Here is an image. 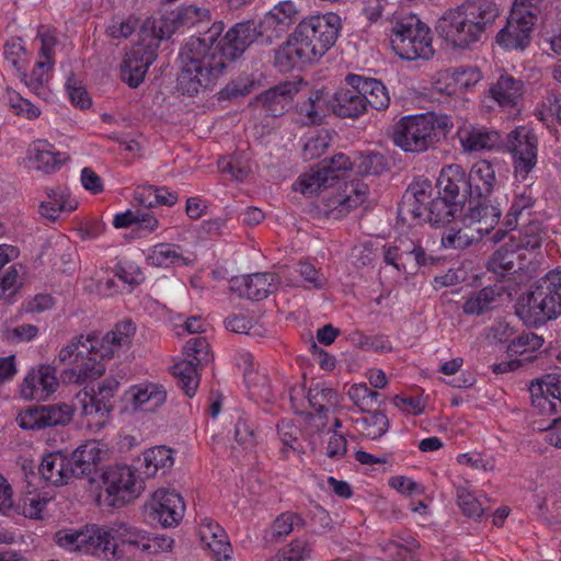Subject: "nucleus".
Here are the masks:
<instances>
[{
  "mask_svg": "<svg viewBox=\"0 0 561 561\" xmlns=\"http://www.w3.org/2000/svg\"><path fill=\"white\" fill-rule=\"evenodd\" d=\"M222 31L224 24L216 22L199 36H191L183 46L180 53L183 68L178 78L182 93L192 96L211 89L229 61L241 56L259 37L264 39L260 23L253 21L236 24L221 38Z\"/></svg>",
  "mask_w": 561,
  "mask_h": 561,
  "instance_id": "nucleus-1",
  "label": "nucleus"
},
{
  "mask_svg": "<svg viewBox=\"0 0 561 561\" xmlns=\"http://www.w3.org/2000/svg\"><path fill=\"white\" fill-rule=\"evenodd\" d=\"M136 334V325L123 320L103 336L95 334L78 335L64 345L57 362L66 366L61 377L68 383H83L96 379L105 371V360L127 352Z\"/></svg>",
  "mask_w": 561,
  "mask_h": 561,
  "instance_id": "nucleus-2",
  "label": "nucleus"
},
{
  "mask_svg": "<svg viewBox=\"0 0 561 561\" xmlns=\"http://www.w3.org/2000/svg\"><path fill=\"white\" fill-rule=\"evenodd\" d=\"M341 28V18L334 12L304 18L277 49L276 66L288 71L320 60L335 44Z\"/></svg>",
  "mask_w": 561,
  "mask_h": 561,
  "instance_id": "nucleus-3",
  "label": "nucleus"
},
{
  "mask_svg": "<svg viewBox=\"0 0 561 561\" xmlns=\"http://www.w3.org/2000/svg\"><path fill=\"white\" fill-rule=\"evenodd\" d=\"M497 167L496 161L481 159L472 164L467 175L469 198L463 203V222L467 226L479 224V232L491 231L501 217V209L490 204L491 195L501 185Z\"/></svg>",
  "mask_w": 561,
  "mask_h": 561,
  "instance_id": "nucleus-4",
  "label": "nucleus"
},
{
  "mask_svg": "<svg viewBox=\"0 0 561 561\" xmlns=\"http://www.w3.org/2000/svg\"><path fill=\"white\" fill-rule=\"evenodd\" d=\"M295 192L304 196L311 197L316 194H323L321 198V210L327 216L340 218L348 214L352 209L362 205L367 196V185L359 181L345 183L343 192L336 190L331 183L330 178L319 167L311 169L298 176L293 185Z\"/></svg>",
  "mask_w": 561,
  "mask_h": 561,
  "instance_id": "nucleus-5",
  "label": "nucleus"
},
{
  "mask_svg": "<svg viewBox=\"0 0 561 561\" xmlns=\"http://www.w3.org/2000/svg\"><path fill=\"white\" fill-rule=\"evenodd\" d=\"M451 117L426 112L402 116L393 127L392 139L405 152L420 153L445 138L453 129Z\"/></svg>",
  "mask_w": 561,
  "mask_h": 561,
  "instance_id": "nucleus-6",
  "label": "nucleus"
},
{
  "mask_svg": "<svg viewBox=\"0 0 561 561\" xmlns=\"http://www.w3.org/2000/svg\"><path fill=\"white\" fill-rule=\"evenodd\" d=\"M516 313L527 325H539L560 316L561 268L542 277L537 287L518 301Z\"/></svg>",
  "mask_w": 561,
  "mask_h": 561,
  "instance_id": "nucleus-7",
  "label": "nucleus"
},
{
  "mask_svg": "<svg viewBox=\"0 0 561 561\" xmlns=\"http://www.w3.org/2000/svg\"><path fill=\"white\" fill-rule=\"evenodd\" d=\"M539 13V0H514L505 25L495 34L494 43L505 51H524L530 45Z\"/></svg>",
  "mask_w": 561,
  "mask_h": 561,
  "instance_id": "nucleus-8",
  "label": "nucleus"
},
{
  "mask_svg": "<svg viewBox=\"0 0 561 561\" xmlns=\"http://www.w3.org/2000/svg\"><path fill=\"white\" fill-rule=\"evenodd\" d=\"M56 542L70 552H81L105 560L117 558V542H114L113 525H85L56 533Z\"/></svg>",
  "mask_w": 561,
  "mask_h": 561,
  "instance_id": "nucleus-9",
  "label": "nucleus"
},
{
  "mask_svg": "<svg viewBox=\"0 0 561 561\" xmlns=\"http://www.w3.org/2000/svg\"><path fill=\"white\" fill-rule=\"evenodd\" d=\"M407 198L414 217L423 218L433 226L445 227L456 219L457 211L461 213L462 205L438 196L432 198V185L428 181H417L410 185Z\"/></svg>",
  "mask_w": 561,
  "mask_h": 561,
  "instance_id": "nucleus-10",
  "label": "nucleus"
},
{
  "mask_svg": "<svg viewBox=\"0 0 561 561\" xmlns=\"http://www.w3.org/2000/svg\"><path fill=\"white\" fill-rule=\"evenodd\" d=\"M390 44L392 50L402 59H428L434 55L431 31L415 16L396 22Z\"/></svg>",
  "mask_w": 561,
  "mask_h": 561,
  "instance_id": "nucleus-11",
  "label": "nucleus"
},
{
  "mask_svg": "<svg viewBox=\"0 0 561 561\" xmlns=\"http://www.w3.org/2000/svg\"><path fill=\"white\" fill-rule=\"evenodd\" d=\"M141 491V482L131 466H108L102 473L98 503L106 507H122L138 497Z\"/></svg>",
  "mask_w": 561,
  "mask_h": 561,
  "instance_id": "nucleus-12",
  "label": "nucleus"
},
{
  "mask_svg": "<svg viewBox=\"0 0 561 561\" xmlns=\"http://www.w3.org/2000/svg\"><path fill=\"white\" fill-rule=\"evenodd\" d=\"M506 238L507 240L489 261V268L500 275L512 270L516 260H525L527 251L535 250L541 244L538 225H530L524 233L517 231L506 236ZM504 239L505 236L495 238V241L499 242Z\"/></svg>",
  "mask_w": 561,
  "mask_h": 561,
  "instance_id": "nucleus-13",
  "label": "nucleus"
},
{
  "mask_svg": "<svg viewBox=\"0 0 561 561\" xmlns=\"http://www.w3.org/2000/svg\"><path fill=\"white\" fill-rule=\"evenodd\" d=\"M115 391L114 385L102 382L96 391L83 389L78 392L77 400L80 405L82 424L90 432L99 433L110 422Z\"/></svg>",
  "mask_w": 561,
  "mask_h": 561,
  "instance_id": "nucleus-14",
  "label": "nucleus"
},
{
  "mask_svg": "<svg viewBox=\"0 0 561 561\" xmlns=\"http://www.w3.org/2000/svg\"><path fill=\"white\" fill-rule=\"evenodd\" d=\"M185 359L174 363L171 367L173 376L187 397H193L199 385L197 368L213 360L209 344L205 337H194L184 346Z\"/></svg>",
  "mask_w": 561,
  "mask_h": 561,
  "instance_id": "nucleus-15",
  "label": "nucleus"
},
{
  "mask_svg": "<svg viewBox=\"0 0 561 561\" xmlns=\"http://www.w3.org/2000/svg\"><path fill=\"white\" fill-rule=\"evenodd\" d=\"M506 148L512 154L514 179L524 182L537 164L538 138L527 126H518L506 138Z\"/></svg>",
  "mask_w": 561,
  "mask_h": 561,
  "instance_id": "nucleus-16",
  "label": "nucleus"
},
{
  "mask_svg": "<svg viewBox=\"0 0 561 561\" xmlns=\"http://www.w3.org/2000/svg\"><path fill=\"white\" fill-rule=\"evenodd\" d=\"M437 30L455 47L465 48L480 41L485 30L459 7L449 9L439 19Z\"/></svg>",
  "mask_w": 561,
  "mask_h": 561,
  "instance_id": "nucleus-17",
  "label": "nucleus"
},
{
  "mask_svg": "<svg viewBox=\"0 0 561 561\" xmlns=\"http://www.w3.org/2000/svg\"><path fill=\"white\" fill-rule=\"evenodd\" d=\"M38 37L41 39V49L35 67L31 73H26L24 70L19 78L33 93L48 100L50 92L45 85L49 80L54 65L53 56L56 37L51 31L44 28L38 32Z\"/></svg>",
  "mask_w": 561,
  "mask_h": 561,
  "instance_id": "nucleus-18",
  "label": "nucleus"
},
{
  "mask_svg": "<svg viewBox=\"0 0 561 561\" xmlns=\"http://www.w3.org/2000/svg\"><path fill=\"white\" fill-rule=\"evenodd\" d=\"M57 369L50 364L31 367L18 386L20 398L25 401H47L59 389Z\"/></svg>",
  "mask_w": 561,
  "mask_h": 561,
  "instance_id": "nucleus-19",
  "label": "nucleus"
},
{
  "mask_svg": "<svg viewBox=\"0 0 561 561\" xmlns=\"http://www.w3.org/2000/svg\"><path fill=\"white\" fill-rule=\"evenodd\" d=\"M145 511L149 518L160 524L163 528L176 527L185 513L183 497L170 489H158L145 504Z\"/></svg>",
  "mask_w": 561,
  "mask_h": 561,
  "instance_id": "nucleus-20",
  "label": "nucleus"
},
{
  "mask_svg": "<svg viewBox=\"0 0 561 561\" xmlns=\"http://www.w3.org/2000/svg\"><path fill=\"white\" fill-rule=\"evenodd\" d=\"M482 78L481 70L476 66L451 67L437 71L433 85L440 94L462 98L472 92Z\"/></svg>",
  "mask_w": 561,
  "mask_h": 561,
  "instance_id": "nucleus-21",
  "label": "nucleus"
},
{
  "mask_svg": "<svg viewBox=\"0 0 561 561\" xmlns=\"http://www.w3.org/2000/svg\"><path fill=\"white\" fill-rule=\"evenodd\" d=\"M360 75H347L328 99L329 108L341 117L357 118L365 111V94L359 89Z\"/></svg>",
  "mask_w": 561,
  "mask_h": 561,
  "instance_id": "nucleus-22",
  "label": "nucleus"
},
{
  "mask_svg": "<svg viewBox=\"0 0 561 561\" xmlns=\"http://www.w3.org/2000/svg\"><path fill=\"white\" fill-rule=\"evenodd\" d=\"M526 93V82L506 70H501L486 90V95L505 111L518 108L523 104Z\"/></svg>",
  "mask_w": 561,
  "mask_h": 561,
  "instance_id": "nucleus-23",
  "label": "nucleus"
},
{
  "mask_svg": "<svg viewBox=\"0 0 561 561\" xmlns=\"http://www.w3.org/2000/svg\"><path fill=\"white\" fill-rule=\"evenodd\" d=\"M157 43L137 44L125 55L121 66L123 80L129 87H138L145 79L148 68L156 60Z\"/></svg>",
  "mask_w": 561,
  "mask_h": 561,
  "instance_id": "nucleus-24",
  "label": "nucleus"
},
{
  "mask_svg": "<svg viewBox=\"0 0 561 561\" xmlns=\"http://www.w3.org/2000/svg\"><path fill=\"white\" fill-rule=\"evenodd\" d=\"M542 344V337L535 333L519 335L507 346L510 359L493 364V373L505 374L518 369L524 363L531 360V354L539 350Z\"/></svg>",
  "mask_w": 561,
  "mask_h": 561,
  "instance_id": "nucleus-25",
  "label": "nucleus"
},
{
  "mask_svg": "<svg viewBox=\"0 0 561 561\" xmlns=\"http://www.w3.org/2000/svg\"><path fill=\"white\" fill-rule=\"evenodd\" d=\"M531 404L541 414H553L561 405V375H547L529 387Z\"/></svg>",
  "mask_w": 561,
  "mask_h": 561,
  "instance_id": "nucleus-26",
  "label": "nucleus"
},
{
  "mask_svg": "<svg viewBox=\"0 0 561 561\" xmlns=\"http://www.w3.org/2000/svg\"><path fill=\"white\" fill-rule=\"evenodd\" d=\"M110 457V447L102 439H87L70 454L77 476L94 473L98 467Z\"/></svg>",
  "mask_w": 561,
  "mask_h": 561,
  "instance_id": "nucleus-27",
  "label": "nucleus"
},
{
  "mask_svg": "<svg viewBox=\"0 0 561 561\" xmlns=\"http://www.w3.org/2000/svg\"><path fill=\"white\" fill-rule=\"evenodd\" d=\"M298 13L299 8L291 0H283L273 5L260 22L264 41L279 37L295 22Z\"/></svg>",
  "mask_w": 561,
  "mask_h": 561,
  "instance_id": "nucleus-28",
  "label": "nucleus"
},
{
  "mask_svg": "<svg viewBox=\"0 0 561 561\" xmlns=\"http://www.w3.org/2000/svg\"><path fill=\"white\" fill-rule=\"evenodd\" d=\"M124 400L134 411L154 413L164 404L167 391L159 383L140 382L125 391Z\"/></svg>",
  "mask_w": 561,
  "mask_h": 561,
  "instance_id": "nucleus-29",
  "label": "nucleus"
},
{
  "mask_svg": "<svg viewBox=\"0 0 561 561\" xmlns=\"http://www.w3.org/2000/svg\"><path fill=\"white\" fill-rule=\"evenodd\" d=\"M457 136L466 152L496 150L502 145V137L496 130L467 122L458 127Z\"/></svg>",
  "mask_w": 561,
  "mask_h": 561,
  "instance_id": "nucleus-30",
  "label": "nucleus"
},
{
  "mask_svg": "<svg viewBox=\"0 0 561 561\" xmlns=\"http://www.w3.org/2000/svg\"><path fill=\"white\" fill-rule=\"evenodd\" d=\"M25 160L28 167L37 171L53 173L69 160V156L58 151L47 140L37 139L28 146Z\"/></svg>",
  "mask_w": 561,
  "mask_h": 561,
  "instance_id": "nucleus-31",
  "label": "nucleus"
},
{
  "mask_svg": "<svg viewBox=\"0 0 561 561\" xmlns=\"http://www.w3.org/2000/svg\"><path fill=\"white\" fill-rule=\"evenodd\" d=\"M277 283L275 274L256 273L233 278L230 288L241 297L262 300L276 289Z\"/></svg>",
  "mask_w": 561,
  "mask_h": 561,
  "instance_id": "nucleus-32",
  "label": "nucleus"
},
{
  "mask_svg": "<svg viewBox=\"0 0 561 561\" xmlns=\"http://www.w3.org/2000/svg\"><path fill=\"white\" fill-rule=\"evenodd\" d=\"M198 537L216 561H232V548L225 529L209 517L201 519Z\"/></svg>",
  "mask_w": 561,
  "mask_h": 561,
  "instance_id": "nucleus-33",
  "label": "nucleus"
},
{
  "mask_svg": "<svg viewBox=\"0 0 561 561\" xmlns=\"http://www.w3.org/2000/svg\"><path fill=\"white\" fill-rule=\"evenodd\" d=\"M175 463V453L164 445L145 449L138 459V470L145 478L165 476Z\"/></svg>",
  "mask_w": 561,
  "mask_h": 561,
  "instance_id": "nucleus-34",
  "label": "nucleus"
},
{
  "mask_svg": "<svg viewBox=\"0 0 561 561\" xmlns=\"http://www.w3.org/2000/svg\"><path fill=\"white\" fill-rule=\"evenodd\" d=\"M75 470L70 456L62 451L46 454L38 467L41 477L57 486L68 484L78 477Z\"/></svg>",
  "mask_w": 561,
  "mask_h": 561,
  "instance_id": "nucleus-35",
  "label": "nucleus"
},
{
  "mask_svg": "<svg viewBox=\"0 0 561 561\" xmlns=\"http://www.w3.org/2000/svg\"><path fill=\"white\" fill-rule=\"evenodd\" d=\"M466 209L462 204L461 216L450 222L442 236V247L445 249H465L472 242L481 239L490 231L479 232V224L467 226L463 222Z\"/></svg>",
  "mask_w": 561,
  "mask_h": 561,
  "instance_id": "nucleus-36",
  "label": "nucleus"
},
{
  "mask_svg": "<svg viewBox=\"0 0 561 561\" xmlns=\"http://www.w3.org/2000/svg\"><path fill=\"white\" fill-rule=\"evenodd\" d=\"M438 194L445 198L460 204V197L469 193L468 178L463 169L458 164L444 167L437 178Z\"/></svg>",
  "mask_w": 561,
  "mask_h": 561,
  "instance_id": "nucleus-37",
  "label": "nucleus"
},
{
  "mask_svg": "<svg viewBox=\"0 0 561 561\" xmlns=\"http://www.w3.org/2000/svg\"><path fill=\"white\" fill-rule=\"evenodd\" d=\"M410 254L414 256L417 265H425L431 260L420 243L408 237L398 238L392 244L386 245L383 251L385 262L397 271H404L402 259Z\"/></svg>",
  "mask_w": 561,
  "mask_h": 561,
  "instance_id": "nucleus-38",
  "label": "nucleus"
},
{
  "mask_svg": "<svg viewBox=\"0 0 561 561\" xmlns=\"http://www.w3.org/2000/svg\"><path fill=\"white\" fill-rule=\"evenodd\" d=\"M45 198L41 202L39 214L49 220L58 219L64 213H71L78 208V201L64 187L45 190Z\"/></svg>",
  "mask_w": 561,
  "mask_h": 561,
  "instance_id": "nucleus-39",
  "label": "nucleus"
},
{
  "mask_svg": "<svg viewBox=\"0 0 561 561\" xmlns=\"http://www.w3.org/2000/svg\"><path fill=\"white\" fill-rule=\"evenodd\" d=\"M146 262L151 266L171 267L183 266L190 263L184 256L181 247L171 243H157L145 252Z\"/></svg>",
  "mask_w": 561,
  "mask_h": 561,
  "instance_id": "nucleus-40",
  "label": "nucleus"
},
{
  "mask_svg": "<svg viewBox=\"0 0 561 561\" xmlns=\"http://www.w3.org/2000/svg\"><path fill=\"white\" fill-rule=\"evenodd\" d=\"M298 91L297 82H284L262 93L259 101L270 115L278 116Z\"/></svg>",
  "mask_w": 561,
  "mask_h": 561,
  "instance_id": "nucleus-41",
  "label": "nucleus"
},
{
  "mask_svg": "<svg viewBox=\"0 0 561 561\" xmlns=\"http://www.w3.org/2000/svg\"><path fill=\"white\" fill-rule=\"evenodd\" d=\"M329 111L325 93L317 90L307 100L297 104V121L302 125L319 124Z\"/></svg>",
  "mask_w": 561,
  "mask_h": 561,
  "instance_id": "nucleus-42",
  "label": "nucleus"
},
{
  "mask_svg": "<svg viewBox=\"0 0 561 561\" xmlns=\"http://www.w3.org/2000/svg\"><path fill=\"white\" fill-rule=\"evenodd\" d=\"M308 400L316 412L312 420L318 425V421L327 419V413L339 405L340 394L332 388L317 385L309 390Z\"/></svg>",
  "mask_w": 561,
  "mask_h": 561,
  "instance_id": "nucleus-43",
  "label": "nucleus"
},
{
  "mask_svg": "<svg viewBox=\"0 0 561 561\" xmlns=\"http://www.w3.org/2000/svg\"><path fill=\"white\" fill-rule=\"evenodd\" d=\"M51 496L47 492L30 491L23 494L12 511L26 518L41 519Z\"/></svg>",
  "mask_w": 561,
  "mask_h": 561,
  "instance_id": "nucleus-44",
  "label": "nucleus"
},
{
  "mask_svg": "<svg viewBox=\"0 0 561 561\" xmlns=\"http://www.w3.org/2000/svg\"><path fill=\"white\" fill-rule=\"evenodd\" d=\"M459 8L484 30L500 15V8L494 0H466Z\"/></svg>",
  "mask_w": 561,
  "mask_h": 561,
  "instance_id": "nucleus-45",
  "label": "nucleus"
},
{
  "mask_svg": "<svg viewBox=\"0 0 561 561\" xmlns=\"http://www.w3.org/2000/svg\"><path fill=\"white\" fill-rule=\"evenodd\" d=\"M2 101L12 114L27 121H34L42 114L41 108L28 99L22 96L11 87H7L2 93Z\"/></svg>",
  "mask_w": 561,
  "mask_h": 561,
  "instance_id": "nucleus-46",
  "label": "nucleus"
},
{
  "mask_svg": "<svg viewBox=\"0 0 561 561\" xmlns=\"http://www.w3.org/2000/svg\"><path fill=\"white\" fill-rule=\"evenodd\" d=\"M359 89L365 94V111L368 105L376 110H385L389 106L388 91L380 81L360 76Z\"/></svg>",
  "mask_w": 561,
  "mask_h": 561,
  "instance_id": "nucleus-47",
  "label": "nucleus"
},
{
  "mask_svg": "<svg viewBox=\"0 0 561 561\" xmlns=\"http://www.w3.org/2000/svg\"><path fill=\"white\" fill-rule=\"evenodd\" d=\"M517 183L518 182L515 181L514 197L507 213V226L510 227H513L517 222L518 217L524 211H529L535 204L531 188L533 183L523 186Z\"/></svg>",
  "mask_w": 561,
  "mask_h": 561,
  "instance_id": "nucleus-48",
  "label": "nucleus"
},
{
  "mask_svg": "<svg viewBox=\"0 0 561 561\" xmlns=\"http://www.w3.org/2000/svg\"><path fill=\"white\" fill-rule=\"evenodd\" d=\"M389 422L381 412L370 413L354 420L355 431L369 439H377L388 431Z\"/></svg>",
  "mask_w": 561,
  "mask_h": 561,
  "instance_id": "nucleus-49",
  "label": "nucleus"
},
{
  "mask_svg": "<svg viewBox=\"0 0 561 561\" xmlns=\"http://www.w3.org/2000/svg\"><path fill=\"white\" fill-rule=\"evenodd\" d=\"M327 176L330 178L331 183L336 190L343 192L345 174L347 171L354 168V161H351L350 157L344 153H337L333 156L330 161L323 162L320 167Z\"/></svg>",
  "mask_w": 561,
  "mask_h": 561,
  "instance_id": "nucleus-50",
  "label": "nucleus"
},
{
  "mask_svg": "<svg viewBox=\"0 0 561 561\" xmlns=\"http://www.w3.org/2000/svg\"><path fill=\"white\" fill-rule=\"evenodd\" d=\"M456 495L457 503L466 515L480 517L483 514L486 497L482 492H474L469 486H459Z\"/></svg>",
  "mask_w": 561,
  "mask_h": 561,
  "instance_id": "nucleus-51",
  "label": "nucleus"
},
{
  "mask_svg": "<svg viewBox=\"0 0 561 561\" xmlns=\"http://www.w3.org/2000/svg\"><path fill=\"white\" fill-rule=\"evenodd\" d=\"M114 542L117 547L129 546L135 550L142 551L147 531L127 524L113 525Z\"/></svg>",
  "mask_w": 561,
  "mask_h": 561,
  "instance_id": "nucleus-52",
  "label": "nucleus"
},
{
  "mask_svg": "<svg viewBox=\"0 0 561 561\" xmlns=\"http://www.w3.org/2000/svg\"><path fill=\"white\" fill-rule=\"evenodd\" d=\"M3 57L20 76L30 61L28 53L21 38H12L8 41L3 47Z\"/></svg>",
  "mask_w": 561,
  "mask_h": 561,
  "instance_id": "nucleus-53",
  "label": "nucleus"
},
{
  "mask_svg": "<svg viewBox=\"0 0 561 561\" xmlns=\"http://www.w3.org/2000/svg\"><path fill=\"white\" fill-rule=\"evenodd\" d=\"M277 435L282 443L280 451L284 457H289L290 454L299 453L300 442L299 428L290 420H282L277 424Z\"/></svg>",
  "mask_w": 561,
  "mask_h": 561,
  "instance_id": "nucleus-54",
  "label": "nucleus"
},
{
  "mask_svg": "<svg viewBox=\"0 0 561 561\" xmlns=\"http://www.w3.org/2000/svg\"><path fill=\"white\" fill-rule=\"evenodd\" d=\"M496 293L491 287H484L471 295L463 304V312L467 314H480L489 310L494 304Z\"/></svg>",
  "mask_w": 561,
  "mask_h": 561,
  "instance_id": "nucleus-55",
  "label": "nucleus"
},
{
  "mask_svg": "<svg viewBox=\"0 0 561 561\" xmlns=\"http://www.w3.org/2000/svg\"><path fill=\"white\" fill-rule=\"evenodd\" d=\"M233 434L236 442L245 449L254 447L257 443L256 428L245 415H238Z\"/></svg>",
  "mask_w": 561,
  "mask_h": 561,
  "instance_id": "nucleus-56",
  "label": "nucleus"
},
{
  "mask_svg": "<svg viewBox=\"0 0 561 561\" xmlns=\"http://www.w3.org/2000/svg\"><path fill=\"white\" fill-rule=\"evenodd\" d=\"M43 410L47 427L68 424L75 413V408L65 402L43 405Z\"/></svg>",
  "mask_w": 561,
  "mask_h": 561,
  "instance_id": "nucleus-57",
  "label": "nucleus"
},
{
  "mask_svg": "<svg viewBox=\"0 0 561 561\" xmlns=\"http://www.w3.org/2000/svg\"><path fill=\"white\" fill-rule=\"evenodd\" d=\"M21 270H23V265L13 264L0 275V300L10 299L19 291Z\"/></svg>",
  "mask_w": 561,
  "mask_h": 561,
  "instance_id": "nucleus-58",
  "label": "nucleus"
},
{
  "mask_svg": "<svg viewBox=\"0 0 561 561\" xmlns=\"http://www.w3.org/2000/svg\"><path fill=\"white\" fill-rule=\"evenodd\" d=\"M175 541L169 535H152L147 531L142 553L146 556H161L171 553L174 549Z\"/></svg>",
  "mask_w": 561,
  "mask_h": 561,
  "instance_id": "nucleus-59",
  "label": "nucleus"
},
{
  "mask_svg": "<svg viewBox=\"0 0 561 561\" xmlns=\"http://www.w3.org/2000/svg\"><path fill=\"white\" fill-rule=\"evenodd\" d=\"M138 26V20L135 16L111 19L105 27L108 37L114 39L126 38L130 36Z\"/></svg>",
  "mask_w": 561,
  "mask_h": 561,
  "instance_id": "nucleus-60",
  "label": "nucleus"
},
{
  "mask_svg": "<svg viewBox=\"0 0 561 561\" xmlns=\"http://www.w3.org/2000/svg\"><path fill=\"white\" fill-rule=\"evenodd\" d=\"M311 545L305 539L294 540L289 547L267 561H304L311 554Z\"/></svg>",
  "mask_w": 561,
  "mask_h": 561,
  "instance_id": "nucleus-61",
  "label": "nucleus"
},
{
  "mask_svg": "<svg viewBox=\"0 0 561 561\" xmlns=\"http://www.w3.org/2000/svg\"><path fill=\"white\" fill-rule=\"evenodd\" d=\"M237 365L243 370L244 382L249 388L264 386L267 382V378L264 375H260L255 371L253 356L250 353H240Z\"/></svg>",
  "mask_w": 561,
  "mask_h": 561,
  "instance_id": "nucleus-62",
  "label": "nucleus"
},
{
  "mask_svg": "<svg viewBox=\"0 0 561 561\" xmlns=\"http://www.w3.org/2000/svg\"><path fill=\"white\" fill-rule=\"evenodd\" d=\"M391 489L404 496H416L425 493V486L408 476H393L388 480Z\"/></svg>",
  "mask_w": 561,
  "mask_h": 561,
  "instance_id": "nucleus-63",
  "label": "nucleus"
},
{
  "mask_svg": "<svg viewBox=\"0 0 561 561\" xmlns=\"http://www.w3.org/2000/svg\"><path fill=\"white\" fill-rule=\"evenodd\" d=\"M354 168L358 173L363 174H378L385 170V159L380 153L368 152L363 153L354 161Z\"/></svg>",
  "mask_w": 561,
  "mask_h": 561,
  "instance_id": "nucleus-64",
  "label": "nucleus"
}]
</instances>
